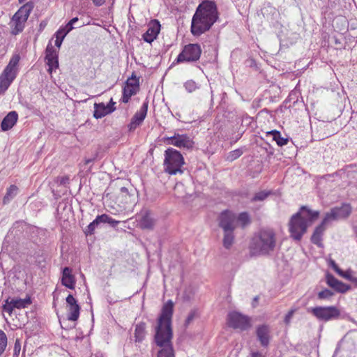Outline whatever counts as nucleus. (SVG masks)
I'll list each match as a JSON object with an SVG mask.
<instances>
[{"label": "nucleus", "mask_w": 357, "mask_h": 357, "mask_svg": "<svg viewBox=\"0 0 357 357\" xmlns=\"http://www.w3.org/2000/svg\"><path fill=\"white\" fill-rule=\"evenodd\" d=\"M174 304L168 301L162 307L155 327V341L158 347L157 357H175L172 338V317Z\"/></svg>", "instance_id": "f257e3e1"}, {"label": "nucleus", "mask_w": 357, "mask_h": 357, "mask_svg": "<svg viewBox=\"0 0 357 357\" xmlns=\"http://www.w3.org/2000/svg\"><path fill=\"white\" fill-rule=\"evenodd\" d=\"M217 7L214 2L205 1L199 5L191 23V33L199 36L209 30L218 19Z\"/></svg>", "instance_id": "f03ea898"}, {"label": "nucleus", "mask_w": 357, "mask_h": 357, "mask_svg": "<svg viewBox=\"0 0 357 357\" xmlns=\"http://www.w3.org/2000/svg\"><path fill=\"white\" fill-rule=\"evenodd\" d=\"M319 215V211L302 206L300 211L291 218L289 222L291 236L296 241L301 240L307 227L318 218Z\"/></svg>", "instance_id": "7ed1b4c3"}, {"label": "nucleus", "mask_w": 357, "mask_h": 357, "mask_svg": "<svg viewBox=\"0 0 357 357\" xmlns=\"http://www.w3.org/2000/svg\"><path fill=\"white\" fill-rule=\"evenodd\" d=\"M277 243L275 231L271 229H262L252 238L250 248L256 255H268L273 252Z\"/></svg>", "instance_id": "20e7f679"}, {"label": "nucleus", "mask_w": 357, "mask_h": 357, "mask_svg": "<svg viewBox=\"0 0 357 357\" xmlns=\"http://www.w3.org/2000/svg\"><path fill=\"white\" fill-rule=\"evenodd\" d=\"M184 163L183 155L177 150L168 148L165 151L164 169L165 172L171 175L182 174V167Z\"/></svg>", "instance_id": "39448f33"}, {"label": "nucleus", "mask_w": 357, "mask_h": 357, "mask_svg": "<svg viewBox=\"0 0 357 357\" xmlns=\"http://www.w3.org/2000/svg\"><path fill=\"white\" fill-rule=\"evenodd\" d=\"M20 60V54H14L3 73L0 75V95L5 93L12 82L15 79L18 72Z\"/></svg>", "instance_id": "423d86ee"}, {"label": "nucleus", "mask_w": 357, "mask_h": 357, "mask_svg": "<svg viewBox=\"0 0 357 357\" xmlns=\"http://www.w3.org/2000/svg\"><path fill=\"white\" fill-rule=\"evenodd\" d=\"M22 307V298H12L10 301L7 299L6 303L3 306V312L8 314V317H5L7 322L17 328H20L22 323L20 319V311Z\"/></svg>", "instance_id": "0eeeda50"}, {"label": "nucleus", "mask_w": 357, "mask_h": 357, "mask_svg": "<svg viewBox=\"0 0 357 357\" xmlns=\"http://www.w3.org/2000/svg\"><path fill=\"white\" fill-rule=\"evenodd\" d=\"M309 311L319 321L325 322L339 319L341 315L340 310L335 305L317 306L311 308Z\"/></svg>", "instance_id": "6e6552de"}, {"label": "nucleus", "mask_w": 357, "mask_h": 357, "mask_svg": "<svg viewBox=\"0 0 357 357\" xmlns=\"http://www.w3.org/2000/svg\"><path fill=\"white\" fill-rule=\"evenodd\" d=\"M202 49L198 44H188L184 47L177 57V62H194L199 59Z\"/></svg>", "instance_id": "1a4fd4ad"}, {"label": "nucleus", "mask_w": 357, "mask_h": 357, "mask_svg": "<svg viewBox=\"0 0 357 357\" xmlns=\"http://www.w3.org/2000/svg\"><path fill=\"white\" fill-rule=\"evenodd\" d=\"M227 324L229 327L241 331H245L251 327L250 317L236 311L228 314Z\"/></svg>", "instance_id": "9d476101"}, {"label": "nucleus", "mask_w": 357, "mask_h": 357, "mask_svg": "<svg viewBox=\"0 0 357 357\" xmlns=\"http://www.w3.org/2000/svg\"><path fill=\"white\" fill-rule=\"evenodd\" d=\"M351 212V207L349 204H343L340 207H334L330 212L327 213L324 218V223H329L347 218Z\"/></svg>", "instance_id": "9b49d317"}, {"label": "nucleus", "mask_w": 357, "mask_h": 357, "mask_svg": "<svg viewBox=\"0 0 357 357\" xmlns=\"http://www.w3.org/2000/svg\"><path fill=\"white\" fill-rule=\"evenodd\" d=\"M219 226L223 231H234L237 227L236 215L229 211L222 212L219 217Z\"/></svg>", "instance_id": "f8f14e48"}, {"label": "nucleus", "mask_w": 357, "mask_h": 357, "mask_svg": "<svg viewBox=\"0 0 357 357\" xmlns=\"http://www.w3.org/2000/svg\"><path fill=\"white\" fill-rule=\"evenodd\" d=\"M163 141L167 144L178 148L190 149L193 146L192 140L186 135L174 134L171 137H165Z\"/></svg>", "instance_id": "ddd939ff"}, {"label": "nucleus", "mask_w": 357, "mask_h": 357, "mask_svg": "<svg viewBox=\"0 0 357 357\" xmlns=\"http://www.w3.org/2000/svg\"><path fill=\"white\" fill-rule=\"evenodd\" d=\"M137 218L139 227L143 229H152L156 221L153 213L149 210H142Z\"/></svg>", "instance_id": "4468645a"}, {"label": "nucleus", "mask_w": 357, "mask_h": 357, "mask_svg": "<svg viewBox=\"0 0 357 357\" xmlns=\"http://www.w3.org/2000/svg\"><path fill=\"white\" fill-rule=\"evenodd\" d=\"M139 90L138 80L135 77L128 79L123 91L121 100L124 103L128 102L130 98L137 93Z\"/></svg>", "instance_id": "2eb2a0df"}, {"label": "nucleus", "mask_w": 357, "mask_h": 357, "mask_svg": "<svg viewBox=\"0 0 357 357\" xmlns=\"http://www.w3.org/2000/svg\"><path fill=\"white\" fill-rule=\"evenodd\" d=\"M100 223H108L112 226H116L119 223V221L115 220L112 219L111 217H109L107 214H102L100 215H98L96 218L91 222L86 231V233L87 234H91L93 233L96 228L100 224Z\"/></svg>", "instance_id": "dca6fc26"}, {"label": "nucleus", "mask_w": 357, "mask_h": 357, "mask_svg": "<svg viewBox=\"0 0 357 357\" xmlns=\"http://www.w3.org/2000/svg\"><path fill=\"white\" fill-rule=\"evenodd\" d=\"M66 303L68 305V319L70 321H76L79 316L80 307L77 303V301L73 296L69 294L66 298Z\"/></svg>", "instance_id": "f3484780"}, {"label": "nucleus", "mask_w": 357, "mask_h": 357, "mask_svg": "<svg viewBox=\"0 0 357 357\" xmlns=\"http://www.w3.org/2000/svg\"><path fill=\"white\" fill-rule=\"evenodd\" d=\"M148 110V102H144L139 110L137 111L131 119L128 127L130 130H134L144 120Z\"/></svg>", "instance_id": "a211bd4d"}, {"label": "nucleus", "mask_w": 357, "mask_h": 357, "mask_svg": "<svg viewBox=\"0 0 357 357\" xmlns=\"http://www.w3.org/2000/svg\"><path fill=\"white\" fill-rule=\"evenodd\" d=\"M160 30V22L158 20L151 21L147 31L143 34V39L149 43H152L157 38Z\"/></svg>", "instance_id": "6ab92c4d"}, {"label": "nucleus", "mask_w": 357, "mask_h": 357, "mask_svg": "<svg viewBox=\"0 0 357 357\" xmlns=\"http://www.w3.org/2000/svg\"><path fill=\"white\" fill-rule=\"evenodd\" d=\"M22 6H21L17 13L13 15L12 17L10 22V26L11 29V34L12 35H17L22 31Z\"/></svg>", "instance_id": "aec40b11"}, {"label": "nucleus", "mask_w": 357, "mask_h": 357, "mask_svg": "<svg viewBox=\"0 0 357 357\" xmlns=\"http://www.w3.org/2000/svg\"><path fill=\"white\" fill-rule=\"evenodd\" d=\"M257 340L263 347H266L269 344L271 338V329L268 325L259 326L256 329Z\"/></svg>", "instance_id": "412c9836"}, {"label": "nucleus", "mask_w": 357, "mask_h": 357, "mask_svg": "<svg viewBox=\"0 0 357 357\" xmlns=\"http://www.w3.org/2000/svg\"><path fill=\"white\" fill-rule=\"evenodd\" d=\"M326 280L327 284L329 287H331V288H333V289L338 292L345 293L350 289V287L349 285L338 280L331 273H327L326 275Z\"/></svg>", "instance_id": "4be33fe9"}, {"label": "nucleus", "mask_w": 357, "mask_h": 357, "mask_svg": "<svg viewBox=\"0 0 357 357\" xmlns=\"http://www.w3.org/2000/svg\"><path fill=\"white\" fill-rule=\"evenodd\" d=\"M116 108L107 107L103 102L94 104L93 117L96 119H101L113 112Z\"/></svg>", "instance_id": "5701e85b"}, {"label": "nucleus", "mask_w": 357, "mask_h": 357, "mask_svg": "<svg viewBox=\"0 0 357 357\" xmlns=\"http://www.w3.org/2000/svg\"><path fill=\"white\" fill-rule=\"evenodd\" d=\"M18 115L16 112H10L3 119L1 128L3 131H7L11 129L16 123Z\"/></svg>", "instance_id": "b1692460"}, {"label": "nucleus", "mask_w": 357, "mask_h": 357, "mask_svg": "<svg viewBox=\"0 0 357 357\" xmlns=\"http://www.w3.org/2000/svg\"><path fill=\"white\" fill-rule=\"evenodd\" d=\"M328 223H324V220H323L321 223L315 228L314 233L311 237V241L314 244H315L321 248L323 247L322 236L326 230V225Z\"/></svg>", "instance_id": "393cba45"}, {"label": "nucleus", "mask_w": 357, "mask_h": 357, "mask_svg": "<svg viewBox=\"0 0 357 357\" xmlns=\"http://www.w3.org/2000/svg\"><path fill=\"white\" fill-rule=\"evenodd\" d=\"M61 283L63 285L70 289H73L75 288V277L72 275L71 269L68 267H65L63 270Z\"/></svg>", "instance_id": "a878e982"}, {"label": "nucleus", "mask_w": 357, "mask_h": 357, "mask_svg": "<svg viewBox=\"0 0 357 357\" xmlns=\"http://www.w3.org/2000/svg\"><path fill=\"white\" fill-rule=\"evenodd\" d=\"M266 135V137L271 136L273 140L275 141L280 146L286 145L288 142V139L282 137L281 133L276 130L267 132Z\"/></svg>", "instance_id": "bb28decb"}, {"label": "nucleus", "mask_w": 357, "mask_h": 357, "mask_svg": "<svg viewBox=\"0 0 357 357\" xmlns=\"http://www.w3.org/2000/svg\"><path fill=\"white\" fill-rule=\"evenodd\" d=\"M223 240L222 243L223 246L226 249H229L234 243V231H223Z\"/></svg>", "instance_id": "cd10ccee"}, {"label": "nucleus", "mask_w": 357, "mask_h": 357, "mask_svg": "<svg viewBox=\"0 0 357 357\" xmlns=\"http://www.w3.org/2000/svg\"><path fill=\"white\" fill-rule=\"evenodd\" d=\"M145 324L141 323L136 326L135 331V337L136 342H140L145 336Z\"/></svg>", "instance_id": "c85d7f7f"}, {"label": "nucleus", "mask_w": 357, "mask_h": 357, "mask_svg": "<svg viewBox=\"0 0 357 357\" xmlns=\"http://www.w3.org/2000/svg\"><path fill=\"white\" fill-rule=\"evenodd\" d=\"M237 218V225L239 224L241 227L244 228L250 223V216L248 213H241Z\"/></svg>", "instance_id": "c756f323"}, {"label": "nucleus", "mask_w": 357, "mask_h": 357, "mask_svg": "<svg viewBox=\"0 0 357 357\" xmlns=\"http://www.w3.org/2000/svg\"><path fill=\"white\" fill-rule=\"evenodd\" d=\"M17 192L18 188L15 185H10L3 198L4 204L8 202L11 199H13L17 194Z\"/></svg>", "instance_id": "7c9ffc66"}, {"label": "nucleus", "mask_w": 357, "mask_h": 357, "mask_svg": "<svg viewBox=\"0 0 357 357\" xmlns=\"http://www.w3.org/2000/svg\"><path fill=\"white\" fill-rule=\"evenodd\" d=\"M68 33H66L63 29H61V28L56 32L55 33V37H56V40H55V45L57 47H60L61 44H62V42L64 39V38L66 37V36L67 35Z\"/></svg>", "instance_id": "2f4dec72"}, {"label": "nucleus", "mask_w": 357, "mask_h": 357, "mask_svg": "<svg viewBox=\"0 0 357 357\" xmlns=\"http://www.w3.org/2000/svg\"><path fill=\"white\" fill-rule=\"evenodd\" d=\"M34 7V3L32 1H29L24 4V22L29 17L30 13L32 11Z\"/></svg>", "instance_id": "473e14b6"}, {"label": "nucleus", "mask_w": 357, "mask_h": 357, "mask_svg": "<svg viewBox=\"0 0 357 357\" xmlns=\"http://www.w3.org/2000/svg\"><path fill=\"white\" fill-rule=\"evenodd\" d=\"M7 346L6 335L0 330V356L3 353Z\"/></svg>", "instance_id": "72a5a7b5"}, {"label": "nucleus", "mask_w": 357, "mask_h": 357, "mask_svg": "<svg viewBox=\"0 0 357 357\" xmlns=\"http://www.w3.org/2000/svg\"><path fill=\"white\" fill-rule=\"evenodd\" d=\"M58 58L57 53L52 45H48L46 48L45 60Z\"/></svg>", "instance_id": "f704fd0d"}, {"label": "nucleus", "mask_w": 357, "mask_h": 357, "mask_svg": "<svg viewBox=\"0 0 357 357\" xmlns=\"http://www.w3.org/2000/svg\"><path fill=\"white\" fill-rule=\"evenodd\" d=\"M46 63H47V65L48 66L47 71L50 73H52V70L54 69H56L59 67L58 58L52 59H47Z\"/></svg>", "instance_id": "c9c22d12"}, {"label": "nucleus", "mask_w": 357, "mask_h": 357, "mask_svg": "<svg viewBox=\"0 0 357 357\" xmlns=\"http://www.w3.org/2000/svg\"><path fill=\"white\" fill-rule=\"evenodd\" d=\"M243 154V151L241 149H236L229 153L227 160L229 161H233L238 158Z\"/></svg>", "instance_id": "e433bc0d"}, {"label": "nucleus", "mask_w": 357, "mask_h": 357, "mask_svg": "<svg viewBox=\"0 0 357 357\" xmlns=\"http://www.w3.org/2000/svg\"><path fill=\"white\" fill-rule=\"evenodd\" d=\"M79 19L78 17H74L72 20L69 21V22L64 26L61 27V29H63L66 33H68L70 31H71L74 26L73 25L78 22Z\"/></svg>", "instance_id": "4c0bfd02"}, {"label": "nucleus", "mask_w": 357, "mask_h": 357, "mask_svg": "<svg viewBox=\"0 0 357 357\" xmlns=\"http://www.w3.org/2000/svg\"><path fill=\"white\" fill-rule=\"evenodd\" d=\"M184 86L189 93L195 91L198 88L197 84L193 80L187 81L184 84Z\"/></svg>", "instance_id": "58836bf2"}, {"label": "nucleus", "mask_w": 357, "mask_h": 357, "mask_svg": "<svg viewBox=\"0 0 357 357\" xmlns=\"http://www.w3.org/2000/svg\"><path fill=\"white\" fill-rule=\"evenodd\" d=\"M269 195V192L266 191H261L255 194V195L252 199V202L257 201H263Z\"/></svg>", "instance_id": "ea45409f"}, {"label": "nucleus", "mask_w": 357, "mask_h": 357, "mask_svg": "<svg viewBox=\"0 0 357 357\" xmlns=\"http://www.w3.org/2000/svg\"><path fill=\"white\" fill-rule=\"evenodd\" d=\"M333 295V293L329 289H324L318 293V298L319 299H328Z\"/></svg>", "instance_id": "a19ab883"}, {"label": "nucleus", "mask_w": 357, "mask_h": 357, "mask_svg": "<svg viewBox=\"0 0 357 357\" xmlns=\"http://www.w3.org/2000/svg\"><path fill=\"white\" fill-rule=\"evenodd\" d=\"M197 315V312L196 310H192L189 314L188 315L186 319H185V325L186 326H188L195 318Z\"/></svg>", "instance_id": "79ce46f5"}, {"label": "nucleus", "mask_w": 357, "mask_h": 357, "mask_svg": "<svg viewBox=\"0 0 357 357\" xmlns=\"http://www.w3.org/2000/svg\"><path fill=\"white\" fill-rule=\"evenodd\" d=\"M20 351H21L20 340L19 339H17L15 344V347H14L13 357H19Z\"/></svg>", "instance_id": "37998d69"}, {"label": "nucleus", "mask_w": 357, "mask_h": 357, "mask_svg": "<svg viewBox=\"0 0 357 357\" xmlns=\"http://www.w3.org/2000/svg\"><path fill=\"white\" fill-rule=\"evenodd\" d=\"M329 265L333 268V270L337 273H342V270L338 267V266L336 264L335 261L333 259H330L329 261Z\"/></svg>", "instance_id": "c03bdc74"}, {"label": "nucleus", "mask_w": 357, "mask_h": 357, "mask_svg": "<svg viewBox=\"0 0 357 357\" xmlns=\"http://www.w3.org/2000/svg\"><path fill=\"white\" fill-rule=\"evenodd\" d=\"M295 312V310L292 309L288 312L284 317V321L286 324H289L290 322L291 319L292 318Z\"/></svg>", "instance_id": "a18cd8bd"}, {"label": "nucleus", "mask_w": 357, "mask_h": 357, "mask_svg": "<svg viewBox=\"0 0 357 357\" xmlns=\"http://www.w3.org/2000/svg\"><path fill=\"white\" fill-rule=\"evenodd\" d=\"M340 276L344 278H346L347 280H351V281H354V280L352 279L351 276V273L349 271H346V272H344L342 271V273H337Z\"/></svg>", "instance_id": "49530a36"}, {"label": "nucleus", "mask_w": 357, "mask_h": 357, "mask_svg": "<svg viewBox=\"0 0 357 357\" xmlns=\"http://www.w3.org/2000/svg\"><path fill=\"white\" fill-rule=\"evenodd\" d=\"M36 314L34 312H31V317L30 318L32 319V322H33V326H35V328H37V320H36V317H35Z\"/></svg>", "instance_id": "de8ad7c7"}, {"label": "nucleus", "mask_w": 357, "mask_h": 357, "mask_svg": "<svg viewBox=\"0 0 357 357\" xmlns=\"http://www.w3.org/2000/svg\"><path fill=\"white\" fill-rule=\"evenodd\" d=\"M31 303V300L29 296H26L24 298V308L26 307L27 305H30Z\"/></svg>", "instance_id": "09e8293b"}, {"label": "nucleus", "mask_w": 357, "mask_h": 357, "mask_svg": "<svg viewBox=\"0 0 357 357\" xmlns=\"http://www.w3.org/2000/svg\"><path fill=\"white\" fill-rule=\"evenodd\" d=\"M105 0H92L93 3L96 6H101L105 3Z\"/></svg>", "instance_id": "8fccbe9b"}, {"label": "nucleus", "mask_w": 357, "mask_h": 357, "mask_svg": "<svg viewBox=\"0 0 357 357\" xmlns=\"http://www.w3.org/2000/svg\"><path fill=\"white\" fill-rule=\"evenodd\" d=\"M69 181V177L68 176H63V177H61V184H66V183H68Z\"/></svg>", "instance_id": "3c124183"}, {"label": "nucleus", "mask_w": 357, "mask_h": 357, "mask_svg": "<svg viewBox=\"0 0 357 357\" xmlns=\"http://www.w3.org/2000/svg\"><path fill=\"white\" fill-rule=\"evenodd\" d=\"M252 357H264V356L259 352H253L252 354Z\"/></svg>", "instance_id": "603ef678"}, {"label": "nucleus", "mask_w": 357, "mask_h": 357, "mask_svg": "<svg viewBox=\"0 0 357 357\" xmlns=\"http://www.w3.org/2000/svg\"><path fill=\"white\" fill-rule=\"evenodd\" d=\"M115 102L113 101L112 98L110 100L109 102L106 105L107 107H111L112 108H115L114 107Z\"/></svg>", "instance_id": "864d4df0"}, {"label": "nucleus", "mask_w": 357, "mask_h": 357, "mask_svg": "<svg viewBox=\"0 0 357 357\" xmlns=\"http://www.w3.org/2000/svg\"><path fill=\"white\" fill-rule=\"evenodd\" d=\"M121 191L126 192L127 191V189L126 188H121Z\"/></svg>", "instance_id": "5fc2aeb1"}, {"label": "nucleus", "mask_w": 357, "mask_h": 357, "mask_svg": "<svg viewBox=\"0 0 357 357\" xmlns=\"http://www.w3.org/2000/svg\"><path fill=\"white\" fill-rule=\"evenodd\" d=\"M28 325H29V321H28V322H26V329H27V328H28Z\"/></svg>", "instance_id": "6e6d98bb"}, {"label": "nucleus", "mask_w": 357, "mask_h": 357, "mask_svg": "<svg viewBox=\"0 0 357 357\" xmlns=\"http://www.w3.org/2000/svg\"><path fill=\"white\" fill-rule=\"evenodd\" d=\"M26 317H27L28 318H29V314H27V312H26Z\"/></svg>", "instance_id": "4d7b16f0"}, {"label": "nucleus", "mask_w": 357, "mask_h": 357, "mask_svg": "<svg viewBox=\"0 0 357 357\" xmlns=\"http://www.w3.org/2000/svg\"><path fill=\"white\" fill-rule=\"evenodd\" d=\"M20 3L22 2V0H19Z\"/></svg>", "instance_id": "13d9d810"}]
</instances>
